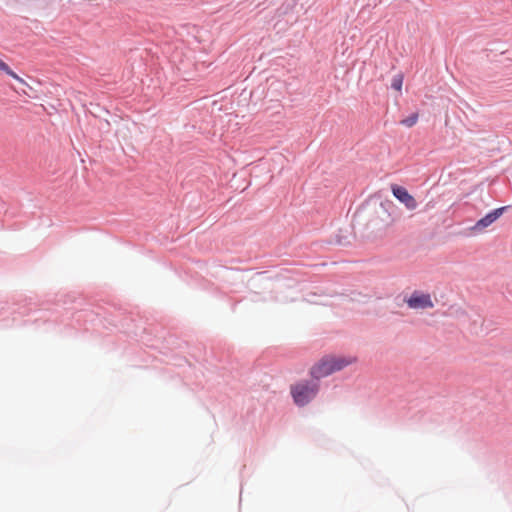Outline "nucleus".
<instances>
[{
	"label": "nucleus",
	"instance_id": "nucleus-6",
	"mask_svg": "<svg viewBox=\"0 0 512 512\" xmlns=\"http://www.w3.org/2000/svg\"><path fill=\"white\" fill-rule=\"evenodd\" d=\"M0 71L17 80L18 82L22 83L23 85L29 86L27 82L23 78L18 76L2 59H0Z\"/></svg>",
	"mask_w": 512,
	"mask_h": 512
},
{
	"label": "nucleus",
	"instance_id": "nucleus-5",
	"mask_svg": "<svg viewBox=\"0 0 512 512\" xmlns=\"http://www.w3.org/2000/svg\"><path fill=\"white\" fill-rule=\"evenodd\" d=\"M407 304L413 309H425L432 308L433 302L429 294H417L414 293L408 300Z\"/></svg>",
	"mask_w": 512,
	"mask_h": 512
},
{
	"label": "nucleus",
	"instance_id": "nucleus-7",
	"mask_svg": "<svg viewBox=\"0 0 512 512\" xmlns=\"http://www.w3.org/2000/svg\"><path fill=\"white\" fill-rule=\"evenodd\" d=\"M417 121H418V114L413 113L410 116H408L407 118L401 120L400 123L406 127H412L417 123Z\"/></svg>",
	"mask_w": 512,
	"mask_h": 512
},
{
	"label": "nucleus",
	"instance_id": "nucleus-2",
	"mask_svg": "<svg viewBox=\"0 0 512 512\" xmlns=\"http://www.w3.org/2000/svg\"><path fill=\"white\" fill-rule=\"evenodd\" d=\"M320 386L317 382L301 380L290 387L294 403L303 407L308 405L318 394Z\"/></svg>",
	"mask_w": 512,
	"mask_h": 512
},
{
	"label": "nucleus",
	"instance_id": "nucleus-4",
	"mask_svg": "<svg viewBox=\"0 0 512 512\" xmlns=\"http://www.w3.org/2000/svg\"><path fill=\"white\" fill-rule=\"evenodd\" d=\"M391 192L393 196L401 202L408 210H415L418 206L416 199L408 192V190L400 185L392 184Z\"/></svg>",
	"mask_w": 512,
	"mask_h": 512
},
{
	"label": "nucleus",
	"instance_id": "nucleus-3",
	"mask_svg": "<svg viewBox=\"0 0 512 512\" xmlns=\"http://www.w3.org/2000/svg\"><path fill=\"white\" fill-rule=\"evenodd\" d=\"M506 210V207H500L486 214L484 217L479 219L473 226L469 228V231L473 235L483 233L488 227H490L495 221H497Z\"/></svg>",
	"mask_w": 512,
	"mask_h": 512
},
{
	"label": "nucleus",
	"instance_id": "nucleus-1",
	"mask_svg": "<svg viewBox=\"0 0 512 512\" xmlns=\"http://www.w3.org/2000/svg\"><path fill=\"white\" fill-rule=\"evenodd\" d=\"M353 362L354 358L328 355L311 367L310 375L312 378L319 380L345 368Z\"/></svg>",
	"mask_w": 512,
	"mask_h": 512
},
{
	"label": "nucleus",
	"instance_id": "nucleus-8",
	"mask_svg": "<svg viewBox=\"0 0 512 512\" xmlns=\"http://www.w3.org/2000/svg\"><path fill=\"white\" fill-rule=\"evenodd\" d=\"M402 85H403V75L398 74V75L394 76L392 79V83H391L392 88L400 92L402 89Z\"/></svg>",
	"mask_w": 512,
	"mask_h": 512
}]
</instances>
